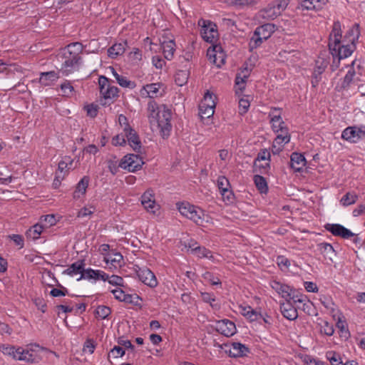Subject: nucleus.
<instances>
[{"label":"nucleus","mask_w":365,"mask_h":365,"mask_svg":"<svg viewBox=\"0 0 365 365\" xmlns=\"http://www.w3.org/2000/svg\"><path fill=\"white\" fill-rule=\"evenodd\" d=\"M324 229L334 236L340 237L344 240L351 239L355 245H358L361 242L360 238L356 234L352 232L341 224L327 223L324 225Z\"/></svg>","instance_id":"obj_6"},{"label":"nucleus","mask_w":365,"mask_h":365,"mask_svg":"<svg viewBox=\"0 0 365 365\" xmlns=\"http://www.w3.org/2000/svg\"><path fill=\"white\" fill-rule=\"evenodd\" d=\"M200 27V34L206 42L213 43L218 37L217 25L210 20L200 19L197 22Z\"/></svg>","instance_id":"obj_7"},{"label":"nucleus","mask_w":365,"mask_h":365,"mask_svg":"<svg viewBox=\"0 0 365 365\" xmlns=\"http://www.w3.org/2000/svg\"><path fill=\"white\" fill-rule=\"evenodd\" d=\"M143 163V158L135 154H128L120 160L121 168L127 170L129 172L139 170Z\"/></svg>","instance_id":"obj_11"},{"label":"nucleus","mask_w":365,"mask_h":365,"mask_svg":"<svg viewBox=\"0 0 365 365\" xmlns=\"http://www.w3.org/2000/svg\"><path fill=\"white\" fill-rule=\"evenodd\" d=\"M305 157L299 153H293L290 156V167L295 171L299 172L306 165Z\"/></svg>","instance_id":"obj_25"},{"label":"nucleus","mask_w":365,"mask_h":365,"mask_svg":"<svg viewBox=\"0 0 365 365\" xmlns=\"http://www.w3.org/2000/svg\"><path fill=\"white\" fill-rule=\"evenodd\" d=\"M359 196L354 192H346L340 200V203L344 207H348L354 205L358 200Z\"/></svg>","instance_id":"obj_43"},{"label":"nucleus","mask_w":365,"mask_h":365,"mask_svg":"<svg viewBox=\"0 0 365 365\" xmlns=\"http://www.w3.org/2000/svg\"><path fill=\"white\" fill-rule=\"evenodd\" d=\"M356 73L354 68L349 69L345 75L342 81L341 86L344 88L349 87L351 83L353 81Z\"/></svg>","instance_id":"obj_54"},{"label":"nucleus","mask_w":365,"mask_h":365,"mask_svg":"<svg viewBox=\"0 0 365 365\" xmlns=\"http://www.w3.org/2000/svg\"><path fill=\"white\" fill-rule=\"evenodd\" d=\"M269 122L274 133H279L282 130L287 129V126L282 118L281 109L272 108L269 113Z\"/></svg>","instance_id":"obj_12"},{"label":"nucleus","mask_w":365,"mask_h":365,"mask_svg":"<svg viewBox=\"0 0 365 365\" xmlns=\"http://www.w3.org/2000/svg\"><path fill=\"white\" fill-rule=\"evenodd\" d=\"M328 2V0H299L298 9L302 11L321 10Z\"/></svg>","instance_id":"obj_21"},{"label":"nucleus","mask_w":365,"mask_h":365,"mask_svg":"<svg viewBox=\"0 0 365 365\" xmlns=\"http://www.w3.org/2000/svg\"><path fill=\"white\" fill-rule=\"evenodd\" d=\"M95 207L93 206L83 207L78 212L77 217L83 218L90 216L95 212Z\"/></svg>","instance_id":"obj_60"},{"label":"nucleus","mask_w":365,"mask_h":365,"mask_svg":"<svg viewBox=\"0 0 365 365\" xmlns=\"http://www.w3.org/2000/svg\"><path fill=\"white\" fill-rule=\"evenodd\" d=\"M317 250L324 257H327L330 259L331 258L332 255H336V251L333 246L328 242H324L317 244Z\"/></svg>","instance_id":"obj_39"},{"label":"nucleus","mask_w":365,"mask_h":365,"mask_svg":"<svg viewBox=\"0 0 365 365\" xmlns=\"http://www.w3.org/2000/svg\"><path fill=\"white\" fill-rule=\"evenodd\" d=\"M275 133L276 138L274 140L272 150L273 154L277 155L282 150L284 145L290 141L291 136L288 128H284L282 131Z\"/></svg>","instance_id":"obj_14"},{"label":"nucleus","mask_w":365,"mask_h":365,"mask_svg":"<svg viewBox=\"0 0 365 365\" xmlns=\"http://www.w3.org/2000/svg\"><path fill=\"white\" fill-rule=\"evenodd\" d=\"M112 74L115 77L117 83L123 88H134L135 83L128 80L125 76L118 74L116 71L110 67Z\"/></svg>","instance_id":"obj_36"},{"label":"nucleus","mask_w":365,"mask_h":365,"mask_svg":"<svg viewBox=\"0 0 365 365\" xmlns=\"http://www.w3.org/2000/svg\"><path fill=\"white\" fill-rule=\"evenodd\" d=\"M264 41H265V40L264 38H262L261 36H259L258 35L256 36L255 31L254 34H253L252 37L251 38L250 43H249L250 50L252 51L253 49L257 48L262 43V42Z\"/></svg>","instance_id":"obj_52"},{"label":"nucleus","mask_w":365,"mask_h":365,"mask_svg":"<svg viewBox=\"0 0 365 365\" xmlns=\"http://www.w3.org/2000/svg\"><path fill=\"white\" fill-rule=\"evenodd\" d=\"M228 349H225V352L228 354L230 357H241L246 356L249 352V349L240 342H233L230 346L225 345Z\"/></svg>","instance_id":"obj_20"},{"label":"nucleus","mask_w":365,"mask_h":365,"mask_svg":"<svg viewBox=\"0 0 365 365\" xmlns=\"http://www.w3.org/2000/svg\"><path fill=\"white\" fill-rule=\"evenodd\" d=\"M73 159L69 156H65L62 158V160L58 163V172L56 174V180H60V179H63L64 177V173H63L65 170H68L71 169L73 165Z\"/></svg>","instance_id":"obj_26"},{"label":"nucleus","mask_w":365,"mask_h":365,"mask_svg":"<svg viewBox=\"0 0 365 365\" xmlns=\"http://www.w3.org/2000/svg\"><path fill=\"white\" fill-rule=\"evenodd\" d=\"M327 357L331 365H341L342 364L339 355L336 352L327 353Z\"/></svg>","instance_id":"obj_61"},{"label":"nucleus","mask_w":365,"mask_h":365,"mask_svg":"<svg viewBox=\"0 0 365 365\" xmlns=\"http://www.w3.org/2000/svg\"><path fill=\"white\" fill-rule=\"evenodd\" d=\"M250 106V103L247 98H242L239 100V113L241 115L246 113Z\"/></svg>","instance_id":"obj_59"},{"label":"nucleus","mask_w":365,"mask_h":365,"mask_svg":"<svg viewBox=\"0 0 365 365\" xmlns=\"http://www.w3.org/2000/svg\"><path fill=\"white\" fill-rule=\"evenodd\" d=\"M0 351L5 356L14 360L24 361L29 363L35 362V356L28 349L21 346H16L6 344H0Z\"/></svg>","instance_id":"obj_5"},{"label":"nucleus","mask_w":365,"mask_h":365,"mask_svg":"<svg viewBox=\"0 0 365 365\" xmlns=\"http://www.w3.org/2000/svg\"><path fill=\"white\" fill-rule=\"evenodd\" d=\"M239 308L241 314L250 322L260 320L262 313L257 309H252L249 305H240Z\"/></svg>","instance_id":"obj_23"},{"label":"nucleus","mask_w":365,"mask_h":365,"mask_svg":"<svg viewBox=\"0 0 365 365\" xmlns=\"http://www.w3.org/2000/svg\"><path fill=\"white\" fill-rule=\"evenodd\" d=\"M321 332L327 336H331L334 333V328L333 324H329L328 322H324L321 326Z\"/></svg>","instance_id":"obj_58"},{"label":"nucleus","mask_w":365,"mask_h":365,"mask_svg":"<svg viewBox=\"0 0 365 365\" xmlns=\"http://www.w3.org/2000/svg\"><path fill=\"white\" fill-rule=\"evenodd\" d=\"M84 46L80 42H73L63 48L58 55V59L61 62L59 73L68 76L78 71L83 63L81 56Z\"/></svg>","instance_id":"obj_2"},{"label":"nucleus","mask_w":365,"mask_h":365,"mask_svg":"<svg viewBox=\"0 0 365 365\" xmlns=\"http://www.w3.org/2000/svg\"><path fill=\"white\" fill-rule=\"evenodd\" d=\"M261 16L267 20H273L279 16L280 14H278V11L272 4H269L267 6H266L264 9L260 11Z\"/></svg>","instance_id":"obj_38"},{"label":"nucleus","mask_w":365,"mask_h":365,"mask_svg":"<svg viewBox=\"0 0 365 365\" xmlns=\"http://www.w3.org/2000/svg\"><path fill=\"white\" fill-rule=\"evenodd\" d=\"M216 329L218 332L227 337L233 336L237 331L235 324L226 319L217 322Z\"/></svg>","instance_id":"obj_19"},{"label":"nucleus","mask_w":365,"mask_h":365,"mask_svg":"<svg viewBox=\"0 0 365 365\" xmlns=\"http://www.w3.org/2000/svg\"><path fill=\"white\" fill-rule=\"evenodd\" d=\"M103 261L110 269H117L123 266V257L121 253L115 250H111V252L105 256Z\"/></svg>","instance_id":"obj_18"},{"label":"nucleus","mask_w":365,"mask_h":365,"mask_svg":"<svg viewBox=\"0 0 365 365\" xmlns=\"http://www.w3.org/2000/svg\"><path fill=\"white\" fill-rule=\"evenodd\" d=\"M189 248L192 254L196 255L198 258H207L213 260L214 257L210 250L205 247L197 245V242L193 244L189 243Z\"/></svg>","instance_id":"obj_22"},{"label":"nucleus","mask_w":365,"mask_h":365,"mask_svg":"<svg viewBox=\"0 0 365 365\" xmlns=\"http://www.w3.org/2000/svg\"><path fill=\"white\" fill-rule=\"evenodd\" d=\"M280 310L284 317L289 320H294L298 317L297 309L290 302L286 301L285 302L281 303Z\"/></svg>","instance_id":"obj_24"},{"label":"nucleus","mask_w":365,"mask_h":365,"mask_svg":"<svg viewBox=\"0 0 365 365\" xmlns=\"http://www.w3.org/2000/svg\"><path fill=\"white\" fill-rule=\"evenodd\" d=\"M140 201L145 211L151 215H155L160 208L156 202L155 191L152 188L147 189L141 195Z\"/></svg>","instance_id":"obj_8"},{"label":"nucleus","mask_w":365,"mask_h":365,"mask_svg":"<svg viewBox=\"0 0 365 365\" xmlns=\"http://www.w3.org/2000/svg\"><path fill=\"white\" fill-rule=\"evenodd\" d=\"M341 138L351 143H356L365 138V125L349 126L341 133Z\"/></svg>","instance_id":"obj_9"},{"label":"nucleus","mask_w":365,"mask_h":365,"mask_svg":"<svg viewBox=\"0 0 365 365\" xmlns=\"http://www.w3.org/2000/svg\"><path fill=\"white\" fill-rule=\"evenodd\" d=\"M100 93L106 99L112 98L118 96V89L115 86L109 84L108 78L101 76L98 78Z\"/></svg>","instance_id":"obj_15"},{"label":"nucleus","mask_w":365,"mask_h":365,"mask_svg":"<svg viewBox=\"0 0 365 365\" xmlns=\"http://www.w3.org/2000/svg\"><path fill=\"white\" fill-rule=\"evenodd\" d=\"M125 133L118 134L112 138V144L115 146H123L126 143Z\"/></svg>","instance_id":"obj_64"},{"label":"nucleus","mask_w":365,"mask_h":365,"mask_svg":"<svg viewBox=\"0 0 365 365\" xmlns=\"http://www.w3.org/2000/svg\"><path fill=\"white\" fill-rule=\"evenodd\" d=\"M43 230V225L36 224L29 230L27 232V235L34 240H36L39 238V236L42 233Z\"/></svg>","instance_id":"obj_46"},{"label":"nucleus","mask_w":365,"mask_h":365,"mask_svg":"<svg viewBox=\"0 0 365 365\" xmlns=\"http://www.w3.org/2000/svg\"><path fill=\"white\" fill-rule=\"evenodd\" d=\"M88 280L89 282L102 280L106 282L108 279V274L100 269L87 268L83 269V273L77 278V281Z\"/></svg>","instance_id":"obj_13"},{"label":"nucleus","mask_w":365,"mask_h":365,"mask_svg":"<svg viewBox=\"0 0 365 365\" xmlns=\"http://www.w3.org/2000/svg\"><path fill=\"white\" fill-rule=\"evenodd\" d=\"M269 284L271 288L282 298L284 299L286 301L290 298V294H292V292L293 291L292 287L276 279L270 280Z\"/></svg>","instance_id":"obj_17"},{"label":"nucleus","mask_w":365,"mask_h":365,"mask_svg":"<svg viewBox=\"0 0 365 365\" xmlns=\"http://www.w3.org/2000/svg\"><path fill=\"white\" fill-rule=\"evenodd\" d=\"M148 110L150 123L157 125L160 134L163 138H168L172 130L171 110L165 105H158L155 101H152L148 104Z\"/></svg>","instance_id":"obj_3"},{"label":"nucleus","mask_w":365,"mask_h":365,"mask_svg":"<svg viewBox=\"0 0 365 365\" xmlns=\"http://www.w3.org/2000/svg\"><path fill=\"white\" fill-rule=\"evenodd\" d=\"M203 279L210 283L212 285H220L221 281L217 276H215L212 272H205L202 274Z\"/></svg>","instance_id":"obj_49"},{"label":"nucleus","mask_w":365,"mask_h":365,"mask_svg":"<svg viewBox=\"0 0 365 365\" xmlns=\"http://www.w3.org/2000/svg\"><path fill=\"white\" fill-rule=\"evenodd\" d=\"M161 47L163 49L164 57L167 60H171L174 56V52L175 51V43L174 41L170 40L163 41L161 44Z\"/></svg>","instance_id":"obj_37"},{"label":"nucleus","mask_w":365,"mask_h":365,"mask_svg":"<svg viewBox=\"0 0 365 365\" xmlns=\"http://www.w3.org/2000/svg\"><path fill=\"white\" fill-rule=\"evenodd\" d=\"M254 182L260 193L266 194L268 192L267 183L264 177L259 175H255Z\"/></svg>","instance_id":"obj_42"},{"label":"nucleus","mask_w":365,"mask_h":365,"mask_svg":"<svg viewBox=\"0 0 365 365\" xmlns=\"http://www.w3.org/2000/svg\"><path fill=\"white\" fill-rule=\"evenodd\" d=\"M257 3V0H230V5L236 9H243L253 6Z\"/></svg>","instance_id":"obj_41"},{"label":"nucleus","mask_w":365,"mask_h":365,"mask_svg":"<svg viewBox=\"0 0 365 365\" xmlns=\"http://www.w3.org/2000/svg\"><path fill=\"white\" fill-rule=\"evenodd\" d=\"M176 207L182 216L193 221L198 225H202L204 222L209 221V215L200 207L187 202H178L176 203Z\"/></svg>","instance_id":"obj_4"},{"label":"nucleus","mask_w":365,"mask_h":365,"mask_svg":"<svg viewBox=\"0 0 365 365\" xmlns=\"http://www.w3.org/2000/svg\"><path fill=\"white\" fill-rule=\"evenodd\" d=\"M250 71L247 68H245L236 76L235 81L239 82H245L246 83L248 77L250 76Z\"/></svg>","instance_id":"obj_63"},{"label":"nucleus","mask_w":365,"mask_h":365,"mask_svg":"<svg viewBox=\"0 0 365 365\" xmlns=\"http://www.w3.org/2000/svg\"><path fill=\"white\" fill-rule=\"evenodd\" d=\"M215 96L207 91L203 97L202 101L200 104L206 106L210 108H215L216 103H215Z\"/></svg>","instance_id":"obj_44"},{"label":"nucleus","mask_w":365,"mask_h":365,"mask_svg":"<svg viewBox=\"0 0 365 365\" xmlns=\"http://www.w3.org/2000/svg\"><path fill=\"white\" fill-rule=\"evenodd\" d=\"M160 85L159 83H150L143 86L140 91L141 96L143 97H149L153 98L158 96V93Z\"/></svg>","instance_id":"obj_34"},{"label":"nucleus","mask_w":365,"mask_h":365,"mask_svg":"<svg viewBox=\"0 0 365 365\" xmlns=\"http://www.w3.org/2000/svg\"><path fill=\"white\" fill-rule=\"evenodd\" d=\"M188 79V74L185 71H179L176 73L175 76V83L182 86L185 84Z\"/></svg>","instance_id":"obj_50"},{"label":"nucleus","mask_w":365,"mask_h":365,"mask_svg":"<svg viewBox=\"0 0 365 365\" xmlns=\"http://www.w3.org/2000/svg\"><path fill=\"white\" fill-rule=\"evenodd\" d=\"M107 163L108 170L113 175H115L118 172L119 168H121L120 161L118 163V160H115V158L113 159H109Z\"/></svg>","instance_id":"obj_55"},{"label":"nucleus","mask_w":365,"mask_h":365,"mask_svg":"<svg viewBox=\"0 0 365 365\" xmlns=\"http://www.w3.org/2000/svg\"><path fill=\"white\" fill-rule=\"evenodd\" d=\"M88 183L89 178L88 176H84L81 179L76 185V190L73 193V199L78 200L86 194Z\"/></svg>","instance_id":"obj_31"},{"label":"nucleus","mask_w":365,"mask_h":365,"mask_svg":"<svg viewBox=\"0 0 365 365\" xmlns=\"http://www.w3.org/2000/svg\"><path fill=\"white\" fill-rule=\"evenodd\" d=\"M99 106L97 104L91 103L84 106V110L86 114L90 118H95L97 116L98 113Z\"/></svg>","instance_id":"obj_51"},{"label":"nucleus","mask_w":365,"mask_h":365,"mask_svg":"<svg viewBox=\"0 0 365 365\" xmlns=\"http://www.w3.org/2000/svg\"><path fill=\"white\" fill-rule=\"evenodd\" d=\"M278 14H281L287 9L289 4V0H274L272 2Z\"/></svg>","instance_id":"obj_53"},{"label":"nucleus","mask_w":365,"mask_h":365,"mask_svg":"<svg viewBox=\"0 0 365 365\" xmlns=\"http://www.w3.org/2000/svg\"><path fill=\"white\" fill-rule=\"evenodd\" d=\"M201 297L204 302L209 304L215 310L220 309V304L217 302L213 293L201 292Z\"/></svg>","instance_id":"obj_40"},{"label":"nucleus","mask_w":365,"mask_h":365,"mask_svg":"<svg viewBox=\"0 0 365 365\" xmlns=\"http://www.w3.org/2000/svg\"><path fill=\"white\" fill-rule=\"evenodd\" d=\"M341 26L339 21H335L329 38V48L333 58L337 62L331 65V71L339 66L340 60L350 56L356 49V43L360 36L359 25L355 24L349 29L342 39Z\"/></svg>","instance_id":"obj_1"},{"label":"nucleus","mask_w":365,"mask_h":365,"mask_svg":"<svg viewBox=\"0 0 365 365\" xmlns=\"http://www.w3.org/2000/svg\"><path fill=\"white\" fill-rule=\"evenodd\" d=\"M128 46L126 41L120 43H115L108 49V56L111 58H115L118 56L123 55Z\"/></svg>","instance_id":"obj_29"},{"label":"nucleus","mask_w":365,"mask_h":365,"mask_svg":"<svg viewBox=\"0 0 365 365\" xmlns=\"http://www.w3.org/2000/svg\"><path fill=\"white\" fill-rule=\"evenodd\" d=\"M320 302L323 304V306L333 315L335 317L336 314L339 312L337 306L334 304L332 299L326 295H321L319 298Z\"/></svg>","instance_id":"obj_35"},{"label":"nucleus","mask_w":365,"mask_h":365,"mask_svg":"<svg viewBox=\"0 0 365 365\" xmlns=\"http://www.w3.org/2000/svg\"><path fill=\"white\" fill-rule=\"evenodd\" d=\"M277 264L282 270H287L290 267V261L284 256L280 255L277 257Z\"/></svg>","instance_id":"obj_56"},{"label":"nucleus","mask_w":365,"mask_h":365,"mask_svg":"<svg viewBox=\"0 0 365 365\" xmlns=\"http://www.w3.org/2000/svg\"><path fill=\"white\" fill-rule=\"evenodd\" d=\"M140 301H142V299L138 294H126L124 297L123 302L133 305H138Z\"/></svg>","instance_id":"obj_57"},{"label":"nucleus","mask_w":365,"mask_h":365,"mask_svg":"<svg viewBox=\"0 0 365 365\" xmlns=\"http://www.w3.org/2000/svg\"><path fill=\"white\" fill-rule=\"evenodd\" d=\"M59 78V71H54L40 73L39 82L44 86H48Z\"/></svg>","instance_id":"obj_30"},{"label":"nucleus","mask_w":365,"mask_h":365,"mask_svg":"<svg viewBox=\"0 0 365 365\" xmlns=\"http://www.w3.org/2000/svg\"><path fill=\"white\" fill-rule=\"evenodd\" d=\"M327 65L322 62L319 64V61H317L316 66L314 68V71L312 75L311 83L313 87H317L321 81V75L324 72Z\"/></svg>","instance_id":"obj_33"},{"label":"nucleus","mask_w":365,"mask_h":365,"mask_svg":"<svg viewBox=\"0 0 365 365\" xmlns=\"http://www.w3.org/2000/svg\"><path fill=\"white\" fill-rule=\"evenodd\" d=\"M207 56L209 61L217 67H220L225 63V54L220 46L215 45L208 48Z\"/></svg>","instance_id":"obj_16"},{"label":"nucleus","mask_w":365,"mask_h":365,"mask_svg":"<svg viewBox=\"0 0 365 365\" xmlns=\"http://www.w3.org/2000/svg\"><path fill=\"white\" fill-rule=\"evenodd\" d=\"M111 313L110 307L104 305L98 306L96 309V317L101 319H106Z\"/></svg>","instance_id":"obj_48"},{"label":"nucleus","mask_w":365,"mask_h":365,"mask_svg":"<svg viewBox=\"0 0 365 365\" xmlns=\"http://www.w3.org/2000/svg\"><path fill=\"white\" fill-rule=\"evenodd\" d=\"M85 267V262L83 260H78L71 265L63 271V274L68 275L70 277H75L78 274L81 275L83 273V271Z\"/></svg>","instance_id":"obj_28"},{"label":"nucleus","mask_w":365,"mask_h":365,"mask_svg":"<svg viewBox=\"0 0 365 365\" xmlns=\"http://www.w3.org/2000/svg\"><path fill=\"white\" fill-rule=\"evenodd\" d=\"M126 139L130 146L135 151H138L141 148V143L137 133L134 129L130 128L124 132Z\"/></svg>","instance_id":"obj_27"},{"label":"nucleus","mask_w":365,"mask_h":365,"mask_svg":"<svg viewBox=\"0 0 365 365\" xmlns=\"http://www.w3.org/2000/svg\"><path fill=\"white\" fill-rule=\"evenodd\" d=\"M61 89L62 92L63 93V95L66 96H71L74 91L73 86L68 81H66L64 83H63L61 85Z\"/></svg>","instance_id":"obj_62"},{"label":"nucleus","mask_w":365,"mask_h":365,"mask_svg":"<svg viewBox=\"0 0 365 365\" xmlns=\"http://www.w3.org/2000/svg\"><path fill=\"white\" fill-rule=\"evenodd\" d=\"M134 270L139 279L144 284L150 288H155L158 286V282L155 274L146 267H139L135 265Z\"/></svg>","instance_id":"obj_10"},{"label":"nucleus","mask_w":365,"mask_h":365,"mask_svg":"<svg viewBox=\"0 0 365 365\" xmlns=\"http://www.w3.org/2000/svg\"><path fill=\"white\" fill-rule=\"evenodd\" d=\"M307 297L302 293H295L293 290L292 292V294H290V298L287 299V302H290L293 304H299L301 305L302 303H307Z\"/></svg>","instance_id":"obj_45"},{"label":"nucleus","mask_w":365,"mask_h":365,"mask_svg":"<svg viewBox=\"0 0 365 365\" xmlns=\"http://www.w3.org/2000/svg\"><path fill=\"white\" fill-rule=\"evenodd\" d=\"M275 31V26L273 24H264L255 29L256 36H259L264 40L268 39Z\"/></svg>","instance_id":"obj_32"},{"label":"nucleus","mask_w":365,"mask_h":365,"mask_svg":"<svg viewBox=\"0 0 365 365\" xmlns=\"http://www.w3.org/2000/svg\"><path fill=\"white\" fill-rule=\"evenodd\" d=\"M215 113V108L207 107L206 106L199 105V115L202 119L210 118L212 117Z\"/></svg>","instance_id":"obj_47"}]
</instances>
